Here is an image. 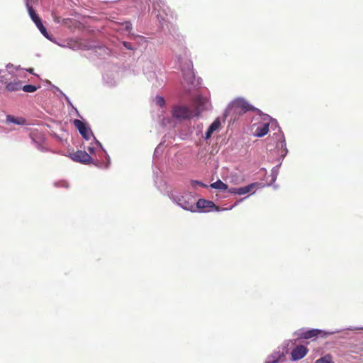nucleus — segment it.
<instances>
[{"instance_id":"23","label":"nucleus","mask_w":363,"mask_h":363,"mask_svg":"<svg viewBox=\"0 0 363 363\" xmlns=\"http://www.w3.org/2000/svg\"><path fill=\"white\" fill-rule=\"evenodd\" d=\"M279 166L274 167L272 170V181L274 182L277 177Z\"/></svg>"},{"instance_id":"15","label":"nucleus","mask_w":363,"mask_h":363,"mask_svg":"<svg viewBox=\"0 0 363 363\" xmlns=\"http://www.w3.org/2000/svg\"><path fill=\"white\" fill-rule=\"evenodd\" d=\"M26 5L29 13V16L30 18L33 20V21L35 23L37 21L40 20V18L39 16L36 14L35 10L33 9V6L30 4L29 0H26Z\"/></svg>"},{"instance_id":"6","label":"nucleus","mask_w":363,"mask_h":363,"mask_svg":"<svg viewBox=\"0 0 363 363\" xmlns=\"http://www.w3.org/2000/svg\"><path fill=\"white\" fill-rule=\"evenodd\" d=\"M340 330L335 331H325L319 329H311V330H304L301 329L298 332V336L301 338L309 339L313 337L321 336L325 337L328 335H333L339 333Z\"/></svg>"},{"instance_id":"3","label":"nucleus","mask_w":363,"mask_h":363,"mask_svg":"<svg viewBox=\"0 0 363 363\" xmlns=\"http://www.w3.org/2000/svg\"><path fill=\"white\" fill-rule=\"evenodd\" d=\"M176 57L183 74V82L182 84L185 90L189 91L192 87L197 86L198 83H196V78L193 71V64L189 59V51L186 48H182L181 52L176 54Z\"/></svg>"},{"instance_id":"20","label":"nucleus","mask_w":363,"mask_h":363,"mask_svg":"<svg viewBox=\"0 0 363 363\" xmlns=\"http://www.w3.org/2000/svg\"><path fill=\"white\" fill-rule=\"evenodd\" d=\"M315 363H333V362L332 361V357L328 354L317 359Z\"/></svg>"},{"instance_id":"10","label":"nucleus","mask_w":363,"mask_h":363,"mask_svg":"<svg viewBox=\"0 0 363 363\" xmlns=\"http://www.w3.org/2000/svg\"><path fill=\"white\" fill-rule=\"evenodd\" d=\"M308 352V349L303 345H298L291 352V359L294 361L303 358Z\"/></svg>"},{"instance_id":"4","label":"nucleus","mask_w":363,"mask_h":363,"mask_svg":"<svg viewBox=\"0 0 363 363\" xmlns=\"http://www.w3.org/2000/svg\"><path fill=\"white\" fill-rule=\"evenodd\" d=\"M168 196L172 201L183 209L194 212L196 199L191 193L174 194L169 192Z\"/></svg>"},{"instance_id":"1","label":"nucleus","mask_w":363,"mask_h":363,"mask_svg":"<svg viewBox=\"0 0 363 363\" xmlns=\"http://www.w3.org/2000/svg\"><path fill=\"white\" fill-rule=\"evenodd\" d=\"M263 122L259 124H253L252 128L254 129L253 135L255 137L261 138L266 135L269 131V126L274 132L273 135L277 142L276 147L280 149L279 153L282 159L286 155L288 150L283 133L281 132L277 121L272 119L267 115H264Z\"/></svg>"},{"instance_id":"27","label":"nucleus","mask_w":363,"mask_h":363,"mask_svg":"<svg viewBox=\"0 0 363 363\" xmlns=\"http://www.w3.org/2000/svg\"><path fill=\"white\" fill-rule=\"evenodd\" d=\"M157 148H158V147H157L155 148V153H154L155 157H156V154H157Z\"/></svg>"},{"instance_id":"24","label":"nucleus","mask_w":363,"mask_h":363,"mask_svg":"<svg viewBox=\"0 0 363 363\" xmlns=\"http://www.w3.org/2000/svg\"><path fill=\"white\" fill-rule=\"evenodd\" d=\"M123 45H124L125 48H126L128 50H133L132 44L129 42L124 41L123 43Z\"/></svg>"},{"instance_id":"5","label":"nucleus","mask_w":363,"mask_h":363,"mask_svg":"<svg viewBox=\"0 0 363 363\" xmlns=\"http://www.w3.org/2000/svg\"><path fill=\"white\" fill-rule=\"evenodd\" d=\"M252 106L247 101L243 99H237L234 100L227 108L225 112V116H228L231 112L236 113H242L245 111L250 110Z\"/></svg>"},{"instance_id":"14","label":"nucleus","mask_w":363,"mask_h":363,"mask_svg":"<svg viewBox=\"0 0 363 363\" xmlns=\"http://www.w3.org/2000/svg\"><path fill=\"white\" fill-rule=\"evenodd\" d=\"M284 352H274L267 357L265 363H277L284 357Z\"/></svg>"},{"instance_id":"28","label":"nucleus","mask_w":363,"mask_h":363,"mask_svg":"<svg viewBox=\"0 0 363 363\" xmlns=\"http://www.w3.org/2000/svg\"><path fill=\"white\" fill-rule=\"evenodd\" d=\"M28 71L30 73H33V69L30 68V69H28Z\"/></svg>"},{"instance_id":"18","label":"nucleus","mask_w":363,"mask_h":363,"mask_svg":"<svg viewBox=\"0 0 363 363\" xmlns=\"http://www.w3.org/2000/svg\"><path fill=\"white\" fill-rule=\"evenodd\" d=\"M35 24V26H37V28L39 29V30L40 31V33L48 39H50V36H49V34L47 32L46 30V28H45V26H43L41 20H38L36 22L34 23Z\"/></svg>"},{"instance_id":"26","label":"nucleus","mask_w":363,"mask_h":363,"mask_svg":"<svg viewBox=\"0 0 363 363\" xmlns=\"http://www.w3.org/2000/svg\"><path fill=\"white\" fill-rule=\"evenodd\" d=\"M244 199H245V198L241 199L239 201H238V202L234 205V206H236L238 203H239V202H240V201H243ZM233 206H231L230 208H229L228 209H232V208H233Z\"/></svg>"},{"instance_id":"8","label":"nucleus","mask_w":363,"mask_h":363,"mask_svg":"<svg viewBox=\"0 0 363 363\" xmlns=\"http://www.w3.org/2000/svg\"><path fill=\"white\" fill-rule=\"evenodd\" d=\"M216 208V206L213 201L206 199H199L196 202L195 201L194 212H208Z\"/></svg>"},{"instance_id":"19","label":"nucleus","mask_w":363,"mask_h":363,"mask_svg":"<svg viewBox=\"0 0 363 363\" xmlns=\"http://www.w3.org/2000/svg\"><path fill=\"white\" fill-rule=\"evenodd\" d=\"M162 9V6L160 5V10ZM162 12L166 14L167 18H162V20L164 22H170L171 20L173 19V13L170 11V9L168 7H164L162 8Z\"/></svg>"},{"instance_id":"17","label":"nucleus","mask_w":363,"mask_h":363,"mask_svg":"<svg viewBox=\"0 0 363 363\" xmlns=\"http://www.w3.org/2000/svg\"><path fill=\"white\" fill-rule=\"evenodd\" d=\"M9 91H16L21 89V83L20 82H13L8 83L6 86Z\"/></svg>"},{"instance_id":"22","label":"nucleus","mask_w":363,"mask_h":363,"mask_svg":"<svg viewBox=\"0 0 363 363\" xmlns=\"http://www.w3.org/2000/svg\"><path fill=\"white\" fill-rule=\"evenodd\" d=\"M191 185L193 188H196L197 186L207 187V185L202 183L201 182L193 180L191 182Z\"/></svg>"},{"instance_id":"2","label":"nucleus","mask_w":363,"mask_h":363,"mask_svg":"<svg viewBox=\"0 0 363 363\" xmlns=\"http://www.w3.org/2000/svg\"><path fill=\"white\" fill-rule=\"evenodd\" d=\"M194 109H191L186 106H177L172 110V115L174 118L179 120L189 119L198 116L199 113L210 108L211 104L207 96L197 94L192 99Z\"/></svg>"},{"instance_id":"7","label":"nucleus","mask_w":363,"mask_h":363,"mask_svg":"<svg viewBox=\"0 0 363 363\" xmlns=\"http://www.w3.org/2000/svg\"><path fill=\"white\" fill-rule=\"evenodd\" d=\"M262 184L259 182H254L247 186L239 187V188H230L228 189V192L231 194L244 195L250 193L253 194L255 193L257 189L262 186Z\"/></svg>"},{"instance_id":"29","label":"nucleus","mask_w":363,"mask_h":363,"mask_svg":"<svg viewBox=\"0 0 363 363\" xmlns=\"http://www.w3.org/2000/svg\"><path fill=\"white\" fill-rule=\"evenodd\" d=\"M155 100L157 101V103H159V98L157 96L155 97Z\"/></svg>"},{"instance_id":"9","label":"nucleus","mask_w":363,"mask_h":363,"mask_svg":"<svg viewBox=\"0 0 363 363\" xmlns=\"http://www.w3.org/2000/svg\"><path fill=\"white\" fill-rule=\"evenodd\" d=\"M70 157L75 162L84 164L90 163L92 161V157L86 151L82 150H78L70 154Z\"/></svg>"},{"instance_id":"11","label":"nucleus","mask_w":363,"mask_h":363,"mask_svg":"<svg viewBox=\"0 0 363 363\" xmlns=\"http://www.w3.org/2000/svg\"><path fill=\"white\" fill-rule=\"evenodd\" d=\"M73 123L83 138L86 140H89L90 138V133L89 130L86 127V125L79 119H75Z\"/></svg>"},{"instance_id":"21","label":"nucleus","mask_w":363,"mask_h":363,"mask_svg":"<svg viewBox=\"0 0 363 363\" xmlns=\"http://www.w3.org/2000/svg\"><path fill=\"white\" fill-rule=\"evenodd\" d=\"M21 89H23L25 92L33 93L37 90V87L32 84H27L22 86Z\"/></svg>"},{"instance_id":"12","label":"nucleus","mask_w":363,"mask_h":363,"mask_svg":"<svg viewBox=\"0 0 363 363\" xmlns=\"http://www.w3.org/2000/svg\"><path fill=\"white\" fill-rule=\"evenodd\" d=\"M220 126V121L219 118H216L209 126L207 131L206 132L205 138L209 139L213 133L218 130L219 127Z\"/></svg>"},{"instance_id":"13","label":"nucleus","mask_w":363,"mask_h":363,"mask_svg":"<svg viewBox=\"0 0 363 363\" xmlns=\"http://www.w3.org/2000/svg\"><path fill=\"white\" fill-rule=\"evenodd\" d=\"M6 123H14L16 125H25L26 123V121L23 117H15L12 115H8L6 116Z\"/></svg>"},{"instance_id":"25","label":"nucleus","mask_w":363,"mask_h":363,"mask_svg":"<svg viewBox=\"0 0 363 363\" xmlns=\"http://www.w3.org/2000/svg\"><path fill=\"white\" fill-rule=\"evenodd\" d=\"M164 104H165V101H164V98L160 97V107L162 106H163Z\"/></svg>"},{"instance_id":"16","label":"nucleus","mask_w":363,"mask_h":363,"mask_svg":"<svg viewBox=\"0 0 363 363\" xmlns=\"http://www.w3.org/2000/svg\"><path fill=\"white\" fill-rule=\"evenodd\" d=\"M210 187L220 191H225L228 189V185L223 183L221 180L218 179L214 183L211 184Z\"/></svg>"}]
</instances>
